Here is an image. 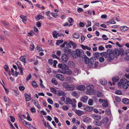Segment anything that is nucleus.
Masks as SVG:
<instances>
[{
  "instance_id": "f257e3e1",
  "label": "nucleus",
  "mask_w": 129,
  "mask_h": 129,
  "mask_svg": "<svg viewBox=\"0 0 129 129\" xmlns=\"http://www.w3.org/2000/svg\"><path fill=\"white\" fill-rule=\"evenodd\" d=\"M58 67L61 69V70H59V71H60V72L61 73L69 75L71 74V71L69 70V67L67 65L64 64H59L58 65Z\"/></svg>"
},
{
  "instance_id": "f03ea898",
  "label": "nucleus",
  "mask_w": 129,
  "mask_h": 129,
  "mask_svg": "<svg viewBox=\"0 0 129 129\" xmlns=\"http://www.w3.org/2000/svg\"><path fill=\"white\" fill-rule=\"evenodd\" d=\"M72 55L74 58L76 59L78 57L83 58L85 55L83 50L77 49L75 51H72Z\"/></svg>"
},
{
  "instance_id": "7ed1b4c3",
  "label": "nucleus",
  "mask_w": 129,
  "mask_h": 129,
  "mask_svg": "<svg viewBox=\"0 0 129 129\" xmlns=\"http://www.w3.org/2000/svg\"><path fill=\"white\" fill-rule=\"evenodd\" d=\"M96 60L95 58L94 57H92L90 58L89 63L88 64L89 68H91L94 64L95 68L97 67L99 62H98L96 61Z\"/></svg>"
},
{
  "instance_id": "20e7f679",
  "label": "nucleus",
  "mask_w": 129,
  "mask_h": 129,
  "mask_svg": "<svg viewBox=\"0 0 129 129\" xmlns=\"http://www.w3.org/2000/svg\"><path fill=\"white\" fill-rule=\"evenodd\" d=\"M107 53L109 55V58L111 59L108 60V62H110L111 60H112L114 59L115 57L113 51H112L111 50L109 49H107Z\"/></svg>"
},
{
  "instance_id": "39448f33",
  "label": "nucleus",
  "mask_w": 129,
  "mask_h": 129,
  "mask_svg": "<svg viewBox=\"0 0 129 129\" xmlns=\"http://www.w3.org/2000/svg\"><path fill=\"white\" fill-rule=\"evenodd\" d=\"M86 89L87 92L90 93L89 94H93L94 92V87L93 85H89L86 87Z\"/></svg>"
},
{
  "instance_id": "423d86ee",
  "label": "nucleus",
  "mask_w": 129,
  "mask_h": 129,
  "mask_svg": "<svg viewBox=\"0 0 129 129\" xmlns=\"http://www.w3.org/2000/svg\"><path fill=\"white\" fill-rule=\"evenodd\" d=\"M68 56L65 53L62 54L61 56L62 59L65 62H67L68 60Z\"/></svg>"
},
{
  "instance_id": "0eeeda50",
  "label": "nucleus",
  "mask_w": 129,
  "mask_h": 129,
  "mask_svg": "<svg viewBox=\"0 0 129 129\" xmlns=\"http://www.w3.org/2000/svg\"><path fill=\"white\" fill-rule=\"evenodd\" d=\"M91 117L96 120H100L101 118V116L100 115H98L94 114L91 115Z\"/></svg>"
},
{
  "instance_id": "6e6552de",
  "label": "nucleus",
  "mask_w": 129,
  "mask_h": 129,
  "mask_svg": "<svg viewBox=\"0 0 129 129\" xmlns=\"http://www.w3.org/2000/svg\"><path fill=\"white\" fill-rule=\"evenodd\" d=\"M64 53L67 54L68 55L70 56L71 53L72 54L71 50L68 48L66 47L64 49Z\"/></svg>"
},
{
  "instance_id": "1a4fd4ad",
  "label": "nucleus",
  "mask_w": 129,
  "mask_h": 129,
  "mask_svg": "<svg viewBox=\"0 0 129 129\" xmlns=\"http://www.w3.org/2000/svg\"><path fill=\"white\" fill-rule=\"evenodd\" d=\"M93 108V107H90L88 106H84V109L85 110L89 112H91L92 111Z\"/></svg>"
},
{
  "instance_id": "9d476101",
  "label": "nucleus",
  "mask_w": 129,
  "mask_h": 129,
  "mask_svg": "<svg viewBox=\"0 0 129 129\" xmlns=\"http://www.w3.org/2000/svg\"><path fill=\"white\" fill-rule=\"evenodd\" d=\"M113 51L114 52V54L115 55V57L116 58H117V56H119V55H120V51H119V50L117 49L116 48L113 50Z\"/></svg>"
},
{
  "instance_id": "9b49d317",
  "label": "nucleus",
  "mask_w": 129,
  "mask_h": 129,
  "mask_svg": "<svg viewBox=\"0 0 129 129\" xmlns=\"http://www.w3.org/2000/svg\"><path fill=\"white\" fill-rule=\"evenodd\" d=\"M68 87L67 89V90L68 91L72 90L74 89L75 88V86L74 85L71 84L69 85V84L68 85Z\"/></svg>"
},
{
  "instance_id": "f8f14e48",
  "label": "nucleus",
  "mask_w": 129,
  "mask_h": 129,
  "mask_svg": "<svg viewBox=\"0 0 129 129\" xmlns=\"http://www.w3.org/2000/svg\"><path fill=\"white\" fill-rule=\"evenodd\" d=\"M56 77L58 79L62 81L64 80V76L61 74H57L56 75Z\"/></svg>"
},
{
  "instance_id": "ddd939ff",
  "label": "nucleus",
  "mask_w": 129,
  "mask_h": 129,
  "mask_svg": "<svg viewBox=\"0 0 129 129\" xmlns=\"http://www.w3.org/2000/svg\"><path fill=\"white\" fill-rule=\"evenodd\" d=\"M109 121L108 118L107 117L104 118L101 121L102 124H106Z\"/></svg>"
},
{
  "instance_id": "4468645a",
  "label": "nucleus",
  "mask_w": 129,
  "mask_h": 129,
  "mask_svg": "<svg viewBox=\"0 0 129 129\" xmlns=\"http://www.w3.org/2000/svg\"><path fill=\"white\" fill-rule=\"evenodd\" d=\"M84 58L85 63L86 64H89L90 61V59L86 56V55L83 56V58Z\"/></svg>"
},
{
  "instance_id": "2eb2a0df",
  "label": "nucleus",
  "mask_w": 129,
  "mask_h": 129,
  "mask_svg": "<svg viewBox=\"0 0 129 129\" xmlns=\"http://www.w3.org/2000/svg\"><path fill=\"white\" fill-rule=\"evenodd\" d=\"M85 87L83 85L78 86L77 87V89L79 90H83L85 89Z\"/></svg>"
},
{
  "instance_id": "dca6fc26",
  "label": "nucleus",
  "mask_w": 129,
  "mask_h": 129,
  "mask_svg": "<svg viewBox=\"0 0 129 129\" xmlns=\"http://www.w3.org/2000/svg\"><path fill=\"white\" fill-rule=\"evenodd\" d=\"M35 19L37 21L38 20L40 19H43L45 18V17L39 14L36 16L35 17Z\"/></svg>"
},
{
  "instance_id": "f3484780",
  "label": "nucleus",
  "mask_w": 129,
  "mask_h": 129,
  "mask_svg": "<svg viewBox=\"0 0 129 129\" xmlns=\"http://www.w3.org/2000/svg\"><path fill=\"white\" fill-rule=\"evenodd\" d=\"M75 113L77 115L79 116H81L84 113L83 111L77 110L75 111Z\"/></svg>"
},
{
  "instance_id": "a211bd4d",
  "label": "nucleus",
  "mask_w": 129,
  "mask_h": 129,
  "mask_svg": "<svg viewBox=\"0 0 129 129\" xmlns=\"http://www.w3.org/2000/svg\"><path fill=\"white\" fill-rule=\"evenodd\" d=\"M31 101L39 109L41 107L40 106L39 104L36 101L34 100H32Z\"/></svg>"
},
{
  "instance_id": "6ab92c4d",
  "label": "nucleus",
  "mask_w": 129,
  "mask_h": 129,
  "mask_svg": "<svg viewBox=\"0 0 129 129\" xmlns=\"http://www.w3.org/2000/svg\"><path fill=\"white\" fill-rule=\"evenodd\" d=\"M57 95L59 96H61L62 95H63L65 94L64 92L63 91L59 90L57 91Z\"/></svg>"
},
{
  "instance_id": "aec40b11",
  "label": "nucleus",
  "mask_w": 129,
  "mask_h": 129,
  "mask_svg": "<svg viewBox=\"0 0 129 129\" xmlns=\"http://www.w3.org/2000/svg\"><path fill=\"white\" fill-rule=\"evenodd\" d=\"M100 82L101 83V84L103 85H106L107 83V80L103 79L100 80Z\"/></svg>"
},
{
  "instance_id": "412c9836",
  "label": "nucleus",
  "mask_w": 129,
  "mask_h": 129,
  "mask_svg": "<svg viewBox=\"0 0 129 129\" xmlns=\"http://www.w3.org/2000/svg\"><path fill=\"white\" fill-rule=\"evenodd\" d=\"M119 79L118 77L116 76L113 77L112 78V80L113 82H117L119 80Z\"/></svg>"
},
{
  "instance_id": "4be33fe9",
  "label": "nucleus",
  "mask_w": 129,
  "mask_h": 129,
  "mask_svg": "<svg viewBox=\"0 0 129 129\" xmlns=\"http://www.w3.org/2000/svg\"><path fill=\"white\" fill-rule=\"evenodd\" d=\"M81 47L83 50H85L87 49L89 50H91V48L90 47H88L86 46H84L83 45H81Z\"/></svg>"
},
{
  "instance_id": "5701e85b",
  "label": "nucleus",
  "mask_w": 129,
  "mask_h": 129,
  "mask_svg": "<svg viewBox=\"0 0 129 129\" xmlns=\"http://www.w3.org/2000/svg\"><path fill=\"white\" fill-rule=\"evenodd\" d=\"M122 102L123 103L126 105L129 104V99L127 98H124L122 99Z\"/></svg>"
},
{
  "instance_id": "b1692460",
  "label": "nucleus",
  "mask_w": 129,
  "mask_h": 129,
  "mask_svg": "<svg viewBox=\"0 0 129 129\" xmlns=\"http://www.w3.org/2000/svg\"><path fill=\"white\" fill-rule=\"evenodd\" d=\"M128 27L126 26H121L120 27L121 30L122 31H126L128 29Z\"/></svg>"
},
{
  "instance_id": "393cba45",
  "label": "nucleus",
  "mask_w": 129,
  "mask_h": 129,
  "mask_svg": "<svg viewBox=\"0 0 129 129\" xmlns=\"http://www.w3.org/2000/svg\"><path fill=\"white\" fill-rule=\"evenodd\" d=\"M87 97L85 96L84 97H82L81 99V101L83 103H85L87 102Z\"/></svg>"
},
{
  "instance_id": "a878e982",
  "label": "nucleus",
  "mask_w": 129,
  "mask_h": 129,
  "mask_svg": "<svg viewBox=\"0 0 129 129\" xmlns=\"http://www.w3.org/2000/svg\"><path fill=\"white\" fill-rule=\"evenodd\" d=\"M94 124L98 126H100L102 124L101 121L99 120L96 121L94 122Z\"/></svg>"
},
{
  "instance_id": "bb28decb",
  "label": "nucleus",
  "mask_w": 129,
  "mask_h": 129,
  "mask_svg": "<svg viewBox=\"0 0 129 129\" xmlns=\"http://www.w3.org/2000/svg\"><path fill=\"white\" fill-rule=\"evenodd\" d=\"M24 95L25 98L26 99V101L27 102H28L31 100V98H29L28 97V94L26 93H25L24 94Z\"/></svg>"
},
{
  "instance_id": "cd10ccee",
  "label": "nucleus",
  "mask_w": 129,
  "mask_h": 129,
  "mask_svg": "<svg viewBox=\"0 0 129 129\" xmlns=\"http://www.w3.org/2000/svg\"><path fill=\"white\" fill-rule=\"evenodd\" d=\"M20 59L21 61L24 63H25V57L24 56H21L20 58Z\"/></svg>"
},
{
  "instance_id": "c85d7f7f",
  "label": "nucleus",
  "mask_w": 129,
  "mask_h": 129,
  "mask_svg": "<svg viewBox=\"0 0 129 129\" xmlns=\"http://www.w3.org/2000/svg\"><path fill=\"white\" fill-rule=\"evenodd\" d=\"M73 37L76 39H78L79 37V35L78 33H74L73 35Z\"/></svg>"
},
{
  "instance_id": "c756f323",
  "label": "nucleus",
  "mask_w": 129,
  "mask_h": 129,
  "mask_svg": "<svg viewBox=\"0 0 129 129\" xmlns=\"http://www.w3.org/2000/svg\"><path fill=\"white\" fill-rule=\"evenodd\" d=\"M20 17L22 19L23 22H24V21H27V20L26 18V16L21 15L20 16Z\"/></svg>"
},
{
  "instance_id": "7c9ffc66",
  "label": "nucleus",
  "mask_w": 129,
  "mask_h": 129,
  "mask_svg": "<svg viewBox=\"0 0 129 129\" xmlns=\"http://www.w3.org/2000/svg\"><path fill=\"white\" fill-rule=\"evenodd\" d=\"M100 53L98 52H96L93 53V55L96 58L98 59V58L100 56Z\"/></svg>"
},
{
  "instance_id": "2f4dec72",
  "label": "nucleus",
  "mask_w": 129,
  "mask_h": 129,
  "mask_svg": "<svg viewBox=\"0 0 129 129\" xmlns=\"http://www.w3.org/2000/svg\"><path fill=\"white\" fill-rule=\"evenodd\" d=\"M116 94L119 95H121L122 94L121 91L119 90H116L115 91Z\"/></svg>"
},
{
  "instance_id": "473e14b6",
  "label": "nucleus",
  "mask_w": 129,
  "mask_h": 129,
  "mask_svg": "<svg viewBox=\"0 0 129 129\" xmlns=\"http://www.w3.org/2000/svg\"><path fill=\"white\" fill-rule=\"evenodd\" d=\"M50 90L51 91L53 92L54 93H57V91L56 89L54 88L51 87L50 88Z\"/></svg>"
},
{
  "instance_id": "72a5a7b5",
  "label": "nucleus",
  "mask_w": 129,
  "mask_h": 129,
  "mask_svg": "<svg viewBox=\"0 0 129 129\" xmlns=\"http://www.w3.org/2000/svg\"><path fill=\"white\" fill-rule=\"evenodd\" d=\"M121 80L122 83L123 84H127V80L125 78H123L121 79Z\"/></svg>"
},
{
  "instance_id": "f704fd0d",
  "label": "nucleus",
  "mask_w": 129,
  "mask_h": 129,
  "mask_svg": "<svg viewBox=\"0 0 129 129\" xmlns=\"http://www.w3.org/2000/svg\"><path fill=\"white\" fill-rule=\"evenodd\" d=\"M32 85L34 87H37L38 86V85L35 82V81H32Z\"/></svg>"
},
{
  "instance_id": "c9c22d12",
  "label": "nucleus",
  "mask_w": 129,
  "mask_h": 129,
  "mask_svg": "<svg viewBox=\"0 0 129 129\" xmlns=\"http://www.w3.org/2000/svg\"><path fill=\"white\" fill-rule=\"evenodd\" d=\"M66 101L70 104H72L73 103L72 100L69 98H67L66 99Z\"/></svg>"
},
{
  "instance_id": "e433bc0d",
  "label": "nucleus",
  "mask_w": 129,
  "mask_h": 129,
  "mask_svg": "<svg viewBox=\"0 0 129 129\" xmlns=\"http://www.w3.org/2000/svg\"><path fill=\"white\" fill-rule=\"evenodd\" d=\"M68 84L69 83H68L66 82H64L62 84V86L63 87L65 88L66 90L68 86Z\"/></svg>"
},
{
  "instance_id": "4c0bfd02",
  "label": "nucleus",
  "mask_w": 129,
  "mask_h": 129,
  "mask_svg": "<svg viewBox=\"0 0 129 129\" xmlns=\"http://www.w3.org/2000/svg\"><path fill=\"white\" fill-rule=\"evenodd\" d=\"M105 113L107 115H109L111 113L110 109L109 108L107 109L106 110Z\"/></svg>"
},
{
  "instance_id": "58836bf2",
  "label": "nucleus",
  "mask_w": 129,
  "mask_h": 129,
  "mask_svg": "<svg viewBox=\"0 0 129 129\" xmlns=\"http://www.w3.org/2000/svg\"><path fill=\"white\" fill-rule=\"evenodd\" d=\"M105 102L102 104V106L105 107H107L108 106V103L107 101H105Z\"/></svg>"
},
{
  "instance_id": "ea45409f",
  "label": "nucleus",
  "mask_w": 129,
  "mask_h": 129,
  "mask_svg": "<svg viewBox=\"0 0 129 129\" xmlns=\"http://www.w3.org/2000/svg\"><path fill=\"white\" fill-rule=\"evenodd\" d=\"M68 64L71 67H72L74 65V63L73 61H69Z\"/></svg>"
},
{
  "instance_id": "a19ab883",
  "label": "nucleus",
  "mask_w": 129,
  "mask_h": 129,
  "mask_svg": "<svg viewBox=\"0 0 129 129\" xmlns=\"http://www.w3.org/2000/svg\"><path fill=\"white\" fill-rule=\"evenodd\" d=\"M115 100L118 102H119L121 101V99L120 97L118 96H115Z\"/></svg>"
},
{
  "instance_id": "79ce46f5",
  "label": "nucleus",
  "mask_w": 129,
  "mask_h": 129,
  "mask_svg": "<svg viewBox=\"0 0 129 129\" xmlns=\"http://www.w3.org/2000/svg\"><path fill=\"white\" fill-rule=\"evenodd\" d=\"M58 33H57L56 31H54L53 33V37L55 38H56L57 37V35Z\"/></svg>"
},
{
  "instance_id": "37998d69",
  "label": "nucleus",
  "mask_w": 129,
  "mask_h": 129,
  "mask_svg": "<svg viewBox=\"0 0 129 129\" xmlns=\"http://www.w3.org/2000/svg\"><path fill=\"white\" fill-rule=\"evenodd\" d=\"M119 51L120 53V55H123L124 54V50L122 49L121 48L119 50Z\"/></svg>"
},
{
  "instance_id": "c03bdc74",
  "label": "nucleus",
  "mask_w": 129,
  "mask_h": 129,
  "mask_svg": "<svg viewBox=\"0 0 129 129\" xmlns=\"http://www.w3.org/2000/svg\"><path fill=\"white\" fill-rule=\"evenodd\" d=\"M63 42V40L62 39L60 40H58L56 41V44L57 45H58L59 44Z\"/></svg>"
},
{
  "instance_id": "a18cd8bd",
  "label": "nucleus",
  "mask_w": 129,
  "mask_h": 129,
  "mask_svg": "<svg viewBox=\"0 0 129 129\" xmlns=\"http://www.w3.org/2000/svg\"><path fill=\"white\" fill-rule=\"evenodd\" d=\"M93 101L92 99H89L88 102V104L90 106L92 105H93Z\"/></svg>"
},
{
  "instance_id": "49530a36",
  "label": "nucleus",
  "mask_w": 129,
  "mask_h": 129,
  "mask_svg": "<svg viewBox=\"0 0 129 129\" xmlns=\"http://www.w3.org/2000/svg\"><path fill=\"white\" fill-rule=\"evenodd\" d=\"M70 44H71V45H72L73 48H75L77 46V45L74 43L72 41H70Z\"/></svg>"
},
{
  "instance_id": "de8ad7c7",
  "label": "nucleus",
  "mask_w": 129,
  "mask_h": 129,
  "mask_svg": "<svg viewBox=\"0 0 129 129\" xmlns=\"http://www.w3.org/2000/svg\"><path fill=\"white\" fill-rule=\"evenodd\" d=\"M26 113L27 114V115L26 118L29 121H31L32 120V119L31 118V117H30L29 114L27 112Z\"/></svg>"
},
{
  "instance_id": "09e8293b",
  "label": "nucleus",
  "mask_w": 129,
  "mask_h": 129,
  "mask_svg": "<svg viewBox=\"0 0 129 129\" xmlns=\"http://www.w3.org/2000/svg\"><path fill=\"white\" fill-rule=\"evenodd\" d=\"M10 118L11 121L12 122H14L15 120V119L14 117L12 116H10Z\"/></svg>"
},
{
  "instance_id": "8fccbe9b",
  "label": "nucleus",
  "mask_w": 129,
  "mask_h": 129,
  "mask_svg": "<svg viewBox=\"0 0 129 129\" xmlns=\"http://www.w3.org/2000/svg\"><path fill=\"white\" fill-rule=\"evenodd\" d=\"M51 82L54 85H57V81L55 80L54 78L52 79Z\"/></svg>"
},
{
  "instance_id": "3c124183",
  "label": "nucleus",
  "mask_w": 129,
  "mask_h": 129,
  "mask_svg": "<svg viewBox=\"0 0 129 129\" xmlns=\"http://www.w3.org/2000/svg\"><path fill=\"white\" fill-rule=\"evenodd\" d=\"M4 69L5 71L6 72L8 71V70H9V67L8 65H5L4 67Z\"/></svg>"
},
{
  "instance_id": "603ef678",
  "label": "nucleus",
  "mask_w": 129,
  "mask_h": 129,
  "mask_svg": "<svg viewBox=\"0 0 129 129\" xmlns=\"http://www.w3.org/2000/svg\"><path fill=\"white\" fill-rule=\"evenodd\" d=\"M89 120V118L88 117H86L83 120V121L84 122H87Z\"/></svg>"
},
{
  "instance_id": "864d4df0",
  "label": "nucleus",
  "mask_w": 129,
  "mask_h": 129,
  "mask_svg": "<svg viewBox=\"0 0 129 129\" xmlns=\"http://www.w3.org/2000/svg\"><path fill=\"white\" fill-rule=\"evenodd\" d=\"M105 60L104 58L103 57H101L99 58V61L101 62H103Z\"/></svg>"
},
{
  "instance_id": "5fc2aeb1",
  "label": "nucleus",
  "mask_w": 129,
  "mask_h": 129,
  "mask_svg": "<svg viewBox=\"0 0 129 129\" xmlns=\"http://www.w3.org/2000/svg\"><path fill=\"white\" fill-rule=\"evenodd\" d=\"M48 102L50 104H53V101L50 98H48L47 99Z\"/></svg>"
},
{
  "instance_id": "6e6d98bb",
  "label": "nucleus",
  "mask_w": 129,
  "mask_h": 129,
  "mask_svg": "<svg viewBox=\"0 0 129 129\" xmlns=\"http://www.w3.org/2000/svg\"><path fill=\"white\" fill-rule=\"evenodd\" d=\"M34 45L33 44H31L30 45V50L33 51L34 50Z\"/></svg>"
},
{
  "instance_id": "4d7b16f0",
  "label": "nucleus",
  "mask_w": 129,
  "mask_h": 129,
  "mask_svg": "<svg viewBox=\"0 0 129 129\" xmlns=\"http://www.w3.org/2000/svg\"><path fill=\"white\" fill-rule=\"evenodd\" d=\"M125 54L127 57H129V49H127L126 50Z\"/></svg>"
},
{
  "instance_id": "13d9d810",
  "label": "nucleus",
  "mask_w": 129,
  "mask_h": 129,
  "mask_svg": "<svg viewBox=\"0 0 129 129\" xmlns=\"http://www.w3.org/2000/svg\"><path fill=\"white\" fill-rule=\"evenodd\" d=\"M33 33H34V31L31 30H30V32L28 33V34L29 35L28 36H33Z\"/></svg>"
},
{
  "instance_id": "bf43d9fd",
  "label": "nucleus",
  "mask_w": 129,
  "mask_h": 129,
  "mask_svg": "<svg viewBox=\"0 0 129 129\" xmlns=\"http://www.w3.org/2000/svg\"><path fill=\"white\" fill-rule=\"evenodd\" d=\"M108 23L110 24H114L115 23V21H114L113 19H111L110 21Z\"/></svg>"
},
{
  "instance_id": "052dcab7",
  "label": "nucleus",
  "mask_w": 129,
  "mask_h": 129,
  "mask_svg": "<svg viewBox=\"0 0 129 129\" xmlns=\"http://www.w3.org/2000/svg\"><path fill=\"white\" fill-rule=\"evenodd\" d=\"M97 96L98 97L100 98L102 96V93L99 91L97 92Z\"/></svg>"
},
{
  "instance_id": "680f3d73",
  "label": "nucleus",
  "mask_w": 129,
  "mask_h": 129,
  "mask_svg": "<svg viewBox=\"0 0 129 129\" xmlns=\"http://www.w3.org/2000/svg\"><path fill=\"white\" fill-rule=\"evenodd\" d=\"M37 26L39 27H40L41 26V23L39 21H38L36 23Z\"/></svg>"
},
{
  "instance_id": "e2e57ef3",
  "label": "nucleus",
  "mask_w": 129,
  "mask_h": 129,
  "mask_svg": "<svg viewBox=\"0 0 129 129\" xmlns=\"http://www.w3.org/2000/svg\"><path fill=\"white\" fill-rule=\"evenodd\" d=\"M19 90L21 91H23L25 89V87L22 86H20L19 87Z\"/></svg>"
},
{
  "instance_id": "0e129e2a",
  "label": "nucleus",
  "mask_w": 129,
  "mask_h": 129,
  "mask_svg": "<svg viewBox=\"0 0 129 129\" xmlns=\"http://www.w3.org/2000/svg\"><path fill=\"white\" fill-rule=\"evenodd\" d=\"M1 22L4 24L6 26H7L9 25V23H8L6 21H1Z\"/></svg>"
},
{
  "instance_id": "69168bd1",
  "label": "nucleus",
  "mask_w": 129,
  "mask_h": 129,
  "mask_svg": "<svg viewBox=\"0 0 129 129\" xmlns=\"http://www.w3.org/2000/svg\"><path fill=\"white\" fill-rule=\"evenodd\" d=\"M81 40L82 42H83L85 40V37L83 35L81 36Z\"/></svg>"
},
{
  "instance_id": "338daca9",
  "label": "nucleus",
  "mask_w": 129,
  "mask_h": 129,
  "mask_svg": "<svg viewBox=\"0 0 129 129\" xmlns=\"http://www.w3.org/2000/svg\"><path fill=\"white\" fill-rule=\"evenodd\" d=\"M31 76L30 74H29L28 76L27 77L26 81H28L30 80L31 78Z\"/></svg>"
},
{
  "instance_id": "774afa93",
  "label": "nucleus",
  "mask_w": 129,
  "mask_h": 129,
  "mask_svg": "<svg viewBox=\"0 0 129 129\" xmlns=\"http://www.w3.org/2000/svg\"><path fill=\"white\" fill-rule=\"evenodd\" d=\"M123 88L124 89H126L128 88V86L127 85V84H123L122 85Z\"/></svg>"
}]
</instances>
